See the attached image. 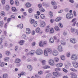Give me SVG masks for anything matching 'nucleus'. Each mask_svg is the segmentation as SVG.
<instances>
[{"instance_id":"58","label":"nucleus","mask_w":78,"mask_h":78,"mask_svg":"<svg viewBox=\"0 0 78 78\" xmlns=\"http://www.w3.org/2000/svg\"><path fill=\"white\" fill-rule=\"evenodd\" d=\"M15 3H16V5L17 6L19 5V2L17 1H15Z\"/></svg>"},{"instance_id":"15","label":"nucleus","mask_w":78,"mask_h":78,"mask_svg":"<svg viewBox=\"0 0 78 78\" xmlns=\"http://www.w3.org/2000/svg\"><path fill=\"white\" fill-rule=\"evenodd\" d=\"M45 22H42L41 24L40 25V27H45Z\"/></svg>"},{"instance_id":"42","label":"nucleus","mask_w":78,"mask_h":78,"mask_svg":"<svg viewBox=\"0 0 78 78\" xmlns=\"http://www.w3.org/2000/svg\"><path fill=\"white\" fill-rule=\"evenodd\" d=\"M30 22L31 23H33L34 22V20L31 19L30 20Z\"/></svg>"},{"instance_id":"37","label":"nucleus","mask_w":78,"mask_h":78,"mask_svg":"<svg viewBox=\"0 0 78 78\" xmlns=\"http://www.w3.org/2000/svg\"><path fill=\"white\" fill-rule=\"evenodd\" d=\"M45 16L44 14H42L41 15V17L42 19H45Z\"/></svg>"},{"instance_id":"8","label":"nucleus","mask_w":78,"mask_h":78,"mask_svg":"<svg viewBox=\"0 0 78 78\" xmlns=\"http://www.w3.org/2000/svg\"><path fill=\"white\" fill-rule=\"evenodd\" d=\"M72 64L75 68H77L78 66V63L76 62H72Z\"/></svg>"},{"instance_id":"24","label":"nucleus","mask_w":78,"mask_h":78,"mask_svg":"<svg viewBox=\"0 0 78 78\" xmlns=\"http://www.w3.org/2000/svg\"><path fill=\"white\" fill-rule=\"evenodd\" d=\"M39 10L41 12H43L45 11V9L42 7L39 9Z\"/></svg>"},{"instance_id":"10","label":"nucleus","mask_w":78,"mask_h":78,"mask_svg":"<svg viewBox=\"0 0 78 78\" xmlns=\"http://www.w3.org/2000/svg\"><path fill=\"white\" fill-rule=\"evenodd\" d=\"M49 63L50 65H51V66H54L55 65V63H54V61L51 59L49 61Z\"/></svg>"},{"instance_id":"20","label":"nucleus","mask_w":78,"mask_h":78,"mask_svg":"<svg viewBox=\"0 0 78 78\" xmlns=\"http://www.w3.org/2000/svg\"><path fill=\"white\" fill-rule=\"evenodd\" d=\"M49 42L50 43H53L54 42V40L52 37H51L49 39Z\"/></svg>"},{"instance_id":"12","label":"nucleus","mask_w":78,"mask_h":78,"mask_svg":"<svg viewBox=\"0 0 78 78\" xmlns=\"http://www.w3.org/2000/svg\"><path fill=\"white\" fill-rule=\"evenodd\" d=\"M53 74L55 76H60V73H59L53 72Z\"/></svg>"},{"instance_id":"22","label":"nucleus","mask_w":78,"mask_h":78,"mask_svg":"<svg viewBox=\"0 0 78 78\" xmlns=\"http://www.w3.org/2000/svg\"><path fill=\"white\" fill-rule=\"evenodd\" d=\"M17 27H19L20 28L22 29L23 27V25L22 24H20L17 26Z\"/></svg>"},{"instance_id":"7","label":"nucleus","mask_w":78,"mask_h":78,"mask_svg":"<svg viewBox=\"0 0 78 78\" xmlns=\"http://www.w3.org/2000/svg\"><path fill=\"white\" fill-rule=\"evenodd\" d=\"M70 42H71V43H73V44H75L76 42V39L73 38L70 39Z\"/></svg>"},{"instance_id":"30","label":"nucleus","mask_w":78,"mask_h":78,"mask_svg":"<svg viewBox=\"0 0 78 78\" xmlns=\"http://www.w3.org/2000/svg\"><path fill=\"white\" fill-rule=\"evenodd\" d=\"M51 74H48L46 75V78H50V77H51Z\"/></svg>"},{"instance_id":"41","label":"nucleus","mask_w":78,"mask_h":78,"mask_svg":"<svg viewBox=\"0 0 78 78\" xmlns=\"http://www.w3.org/2000/svg\"><path fill=\"white\" fill-rule=\"evenodd\" d=\"M0 26L1 27H3V22L2 21L0 22Z\"/></svg>"},{"instance_id":"9","label":"nucleus","mask_w":78,"mask_h":78,"mask_svg":"<svg viewBox=\"0 0 78 78\" xmlns=\"http://www.w3.org/2000/svg\"><path fill=\"white\" fill-rule=\"evenodd\" d=\"M26 33L27 34H30V33H31V30L29 28H27Z\"/></svg>"},{"instance_id":"54","label":"nucleus","mask_w":78,"mask_h":78,"mask_svg":"<svg viewBox=\"0 0 78 78\" xmlns=\"http://www.w3.org/2000/svg\"><path fill=\"white\" fill-rule=\"evenodd\" d=\"M4 66H5V63L4 62H2L0 64L1 67H4Z\"/></svg>"},{"instance_id":"48","label":"nucleus","mask_w":78,"mask_h":78,"mask_svg":"<svg viewBox=\"0 0 78 78\" xmlns=\"http://www.w3.org/2000/svg\"><path fill=\"white\" fill-rule=\"evenodd\" d=\"M63 71L64 72H65V73H67L68 72L67 70L64 68H63Z\"/></svg>"},{"instance_id":"38","label":"nucleus","mask_w":78,"mask_h":78,"mask_svg":"<svg viewBox=\"0 0 78 78\" xmlns=\"http://www.w3.org/2000/svg\"><path fill=\"white\" fill-rule=\"evenodd\" d=\"M5 53L7 56H9V55H11V53H10V52H9V51H6Z\"/></svg>"},{"instance_id":"51","label":"nucleus","mask_w":78,"mask_h":78,"mask_svg":"<svg viewBox=\"0 0 78 78\" xmlns=\"http://www.w3.org/2000/svg\"><path fill=\"white\" fill-rule=\"evenodd\" d=\"M67 34V32H64L63 33V35L64 36H66Z\"/></svg>"},{"instance_id":"18","label":"nucleus","mask_w":78,"mask_h":78,"mask_svg":"<svg viewBox=\"0 0 78 78\" xmlns=\"http://www.w3.org/2000/svg\"><path fill=\"white\" fill-rule=\"evenodd\" d=\"M58 50L59 51H62V47H61V46H59L58 47Z\"/></svg>"},{"instance_id":"35","label":"nucleus","mask_w":78,"mask_h":78,"mask_svg":"<svg viewBox=\"0 0 78 78\" xmlns=\"http://www.w3.org/2000/svg\"><path fill=\"white\" fill-rule=\"evenodd\" d=\"M55 29L56 31H58V30H59V28L58 26H55Z\"/></svg>"},{"instance_id":"52","label":"nucleus","mask_w":78,"mask_h":78,"mask_svg":"<svg viewBox=\"0 0 78 78\" xmlns=\"http://www.w3.org/2000/svg\"><path fill=\"white\" fill-rule=\"evenodd\" d=\"M42 63L43 65H45V60H43L42 61Z\"/></svg>"},{"instance_id":"11","label":"nucleus","mask_w":78,"mask_h":78,"mask_svg":"<svg viewBox=\"0 0 78 78\" xmlns=\"http://www.w3.org/2000/svg\"><path fill=\"white\" fill-rule=\"evenodd\" d=\"M72 33H75L77 32V31H77V30L75 29L74 28H71L70 29Z\"/></svg>"},{"instance_id":"16","label":"nucleus","mask_w":78,"mask_h":78,"mask_svg":"<svg viewBox=\"0 0 78 78\" xmlns=\"http://www.w3.org/2000/svg\"><path fill=\"white\" fill-rule=\"evenodd\" d=\"M56 66L57 67H62L63 66V64L61 63H59L56 64Z\"/></svg>"},{"instance_id":"57","label":"nucleus","mask_w":78,"mask_h":78,"mask_svg":"<svg viewBox=\"0 0 78 78\" xmlns=\"http://www.w3.org/2000/svg\"><path fill=\"white\" fill-rule=\"evenodd\" d=\"M10 3L11 5H12L14 3V1L12 0H10Z\"/></svg>"},{"instance_id":"40","label":"nucleus","mask_w":78,"mask_h":78,"mask_svg":"<svg viewBox=\"0 0 78 78\" xmlns=\"http://www.w3.org/2000/svg\"><path fill=\"white\" fill-rule=\"evenodd\" d=\"M51 4L52 5H56V3L54 1H53L51 2Z\"/></svg>"},{"instance_id":"26","label":"nucleus","mask_w":78,"mask_h":78,"mask_svg":"<svg viewBox=\"0 0 78 78\" xmlns=\"http://www.w3.org/2000/svg\"><path fill=\"white\" fill-rule=\"evenodd\" d=\"M27 68L30 71L32 70V69H33V68H32V66L30 65H28L27 66Z\"/></svg>"},{"instance_id":"47","label":"nucleus","mask_w":78,"mask_h":78,"mask_svg":"<svg viewBox=\"0 0 78 78\" xmlns=\"http://www.w3.org/2000/svg\"><path fill=\"white\" fill-rule=\"evenodd\" d=\"M1 15L2 16H3V17H4V16L5 15V12L3 11H2L1 12Z\"/></svg>"},{"instance_id":"34","label":"nucleus","mask_w":78,"mask_h":78,"mask_svg":"<svg viewBox=\"0 0 78 78\" xmlns=\"http://www.w3.org/2000/svg\"><path fill=\"white\" fill-rule=\"evenodd\" d=\"M33 26L34 27H37V22L36 21L35 22H34L33 24Z\"/></svg>"},{"instance_id":"32","label":"nucleus","mask_w":78,"mask_h":78,"mask_svg":"<svg viewBox=\"0 0 78 78\" xmlns=\"http://www.w3.org/2000/svg\"><path fill=\"white\" fill-rule=\"evenodd\" d=\"M65 56L64 55H62L61 56V58L63 61H64L65 60Z\"/></svg>"},{"instance_id":"50","label":"nucleus","mask_w":78,"mask_h":78,"mask_svg":"<svg viewBox=\"0 0 78 78\" xmlns=\"http://www.w3.org/2000/svg\"><path fill=\"white\" fill-rule=\"evenodd\" d=\"M30 53L31 55H33L34 54V51H31L30 52Z\"/></svg>"},{"instance_id":"61","label":"nucleus","mask_w":78,"mask_h":78,"mask_svg":"<svg viewBox=\"0 0 78 78\" xmlns=\"http://www.w3.org/2000/svg\"><path fill=\"white\" fill-rule=\"evenodd\" d=\"M35 77L36 78H40V76H39L38 74H36L35 75Z\"/></svg>"},{"instance_id":"44","label":"nucleus","mask_w":78,"mask_h":78,"mask_svg":"<svg viewBox=\"0 0 78 78\" xmlns=\"http://www.w3.org/2000/svg\"><path fill=\"white\" fill-rule=\"evenodd\" d=\"M43 71H38V74L39 75H42L43 74Z\"/></svg>"},{"instance_id":"13","label":"nucleus","mask_w":78,"mask_h":78,"mask_svg":"<svg viewBox=\"0 0 78 78\" xmlns=\"http://www.w3.org/2000/svg\"><path fill=\"white\" fill-rule=\"evenodd\" d=\"M15 62L16 64L20 63V62H21V60L19 58H16L15 60Z\"/></svg>"},{"instance_id":"17","label":"nucleus","mask_w":78,"mask_h":78,"mask_svg":"<svg viewBox=\"0 0 78 78\" xmlns=\"http://www.w3.org/2000/svg\"><path fill=\"white\" fill-rule=\"evenodd\" d=\"M50 29V27L49 26H47V28L45 30L46 32H48L49 31Z\"/></svg>"},{"instance_id":"14","label":"nucleus","mask_w":78,"mask_h":78,"mask_svg":"<svg viewBox=\"0 0 78 78\" xmlns=\"http://www.w3.org/2000/svg\"><path fill=\"white\" fill-rule=\"evenodd\" d=\"M71 78H76V74L73 73H72L71 74Z\"/></svg>"},{"instance_id":"45","label":"nucleus","mask_w":78,"mask_h":78,"mask_svg":"<svg viewBox=\"0 0 78 78\" xmlns=\"http://www.w3.org/2000/svg\"><path fill=\"white\" fill-rule=\"evenodd\" d=\"M58 26H59V27L60 28H62V27H63V26H62V24L61 23H60L58 24Z\"/></svg>"},{"instance_id":"29","label":"nucleus","mask_w":78,"mask_h":78,"mask_svg":"<svg viewBox=\"0 0 78 78\" xmlns=\"http://www.w3.org/2000/svg\"><path fill=\"white\" fill-rule=\"evenodd\" d=\"M50 68V67L48 66H44L43 69H49Z\"/></svg>"},{"instance_id":"23","label":"nucleus","mask_w":78,"mask_h":78,"mask_svg":"<svg viewBox=\"0 0 78 78\" xmlns=\"http://www.w3.org/2000/svg\"><path fill=\"white\" fill-rule=\"evenodd\" d=\"M3 78H8V74L5 73L3 75Z\"/></svg>"},{"instance_id":"6","label":"nucleus","mask_w":78,"mask_h":78,"mask_svg":"<svg viewBox=\"0 0 78 78\" xmlns=\"http://www.w3.org/2000/svg\"><path fill=\"white\" fill-rule=\"evenodd\" d=\"M36 33H38L39 34H42V31L40 30V28L39 27L37 28L35 30Z\"/></svg>"},{"instance_id":"46","label":"nucleus","mask_w":78,"mask_h":78,"mask_svg":"<svg viewBox=\"0 0 78 78\" xmlns=\"http://www.w3.org/2000/svg\"><path fill=\"white\" fill-rule=\"evenodd\" d=\"M21 63H17V64H16V66L17 67H19L21 66Z\"/></svg>"},{"instance_id":"39","label":"nucleus","mask_w":78,"mask_h":78,"mask_svg":"<svg viewBox=\"0 0 78 78\" xmlns=\"http://www.w3.org/2000/svg\"><path fill=\"white\" fill-rule=\"evenodd\" d=\"M35 19H38L39 18V16L37 14H36L35 15Z\"/></svg>"},{"instance_id":"1","label":"nucleus","mask_w":78,"mask_h":78,"mask_svg":"<svg viewBox=\"0 0 78 78\" xmlns=\"http://www.w3.org/2000/svg\"><path fill=\"white\" fill-rule=\"evenodd\" d=\"M50 53V54H51V53H52V50L51 49H48L47 51L46 50H44V54L45 56H48V53Z\"/></svg>"},{"instance_id":"55","label":"nucleus","mask_w":78,"mask_h":78,"mask_svg":"<svg viewBox=\"0 0 78 78\" xmlns=\"http://www.w3.org/2000/svg\"><path fill=\"white\" fill-rule=\"evenodd\" d=\"M33 12V9L31 8L29 9V13H31Z\"/></svg>"},{"instance_id":"27","label":"nucleus","mask_w":78,"mask_h":78,"mask_svg":"<svg viewBox=\"0 0 78 78\" xmlns=\"http://www.w3.org/2000/svg\"><path fill=\"white\" fill-rule=\"evenodd\" d=\"M61 43L62 45H66V42L63 40H62L61 41Z\"/></svg>"},{"instance_id":"43","label":"nucleus","mask_w":78,"mask_h":78,"mask_svg":"<svg viewBox=\"0 0 78 78\" xmlns=\"http://www.w3.org/2000/svg\"><path fill=\"white\" fill-rule=\"evenodd\" d=\"M43 5L44 6H47L48 7L49 5H47V4L46 3H45V2H44L43 3Z\"/></svg>"},{"instance_id":"60","label":"nucleus","mask_w":78,"mask_h":78,"mask_svg":"<svg viewBox=\"0 0 78 78\" xmlns=\"http://www.w3.org/2000/svg\"><path fill=\"white\" fill-rule=\"evenodd\" d=\"M49 15L51 16H53V13L52 12H50L49 13Z\"/></svg>"},{"instance_id":"59","label":"nucleus","mask_w":78,"mask_h":78,"mask_svg":"<svg viewBox=\"0 0 78 78\" xmlns=\"http://www.w3.org/2000/svg\"><path fill=\"white\" fill-rule=\"evenodd\" d=\"M38 6L40 9L42 8V4H38Z\"/></svg>"},{"instance_id":"31","label":"nucleus","mask_w":78,"mask_h":78,"mask_svg":"<svg viewBox=\"0 0 78 78\" xmlns=\"http://www.w3.org/2000/svg\"><path fill=\"white\" fill-rule=\"evenodd\" d=\"M54 59H55V62H58V61H59V58H58L57 57H55L54 58Z\"/></svg>"},{"instance_id":"28","label":"nucleus","mask_w":78,"mask_h":78,"mask_svg":"<svg viewBox=\"0 0 78 78\" xmlns=\"http://www.w3.org/2000/svg\"><path fill=\"white\" fill-rule=\"evenodd\" d=\"M9 57H6L5 58H4V61H5V62L9 61Z\"/></svg>"},{"instance_id":"49","label":"nucleus","mask_w":78,"mask_h":78,"mask_svg":"<svg viewBox=\"0 0 78 78\" xmlns=\"http://www.w3.org/2000/svg\"><path fill=\"white\" fill-rule=\"evenodd\" d=\"M12 11L13 12H16V8L15 7H12Z\"/></svg>"},{"instance_id":"3","label":"nucleus","mask_w":78,"mask_h":78,"mask_svg":"<svg viewBox=\"0 0 78 78\" xmlns=\"http://www.w3.org/2000/svg\"><path fill=\"white\" fill-rule=\"evenodd\" d=\"M66 16L68 19H72L73 17V15L72 13H68L66 14Z\"/></svg>"},{"instance_id":"25","label":"nucleus","mask_w":78,"mask_h":78,"mask_svg":"<svg viewBox=\"0 0 78 78\" xmlns=\"http://www.w3.org/2000/svg\"><path fill=\"white\" fill-rule=\"evenodd\" d=\"M61 20V17H59L55 19V21L56 22H59V20Z\"/></svg>"},{"instance_id":"56","label":"nucleus","mask_w":78,"mask_h":78,"mask_svg":"<svg viewBox=\"0 0 78 78\" xmlns=\"http://www.w3.org/2000/svg\"><path fill=\"white\" fill-rule=\"evenodd\" d=\"M26 35H22L21 37V38H23L24 39H25V38L26 37Z\"/></svg>"},{"instance_id":"53","label":"nucleus","mask_w":78,"mask_h":78,"mask_svg":"<svg viewBox=\"0 0 78 78\" xmlns=\"http://www.w3.org/2000/svg\"><path fill=\"white\" fill-rule=\"evenodd\" d=\"M67 57H68V58H69V57L70 56V52L67 53Z\"/></svg>"},{"instance_id":"63","label":"nucleus","mask_w":78,"mask_h":78,"mask_svg":"<svg viewBox=\"0 0 78 78\" xmlns=\"http://www.w3.org/2000/svg\"><path fill=\"white\" fill-rule=\"evenodd\" d=\"M35 45H36V43L35 42H34L32 44V46H34Z\"/></svg>"},{"instance_id":"2","label":"nucleus","mask_w":78,"mask_h":78,"mask_svg":"<svg viewBox=\"0 0 78 78\" xmlns=\"http://www.w3.org/2000/svg\"><path fill=\"white\" fill-rule=\"evenodd\" d=\"M35 53L37 55H41L43 53V51L41 49L39 48L36 50Z\"/></svg>"},{"instance_id":"19","label":"nucleus","mask_w":78,"mask_h":78,"mask_svg":"<svg viewBox=\"0 0 78 78\" xmlns=\"http://www.w3.org/2000/svg\"><path fill=\"white\" fill-rule=\"evenodd\" d=\"M25 42V41L23 40H21L20 41H19V44H20V45H23V44H24V43Z\"/></svg>"},{"instance_id":"21","label":"nucleus","mask_w":78,"mask_h":78,"mask_svg":"<svg viewBox=\"0 0 78 78\" xmlns=\"http://www.w3.org/2000/svg\"><path fill=\"white\" fill-rule=\"evenodd\" d=\"M26 6L27 8H30V7H31V4L29 2H27L26 4Z\"/></svg>"},{"instance_id":"64","label":"nucleus","mask_w":78,"mask_h":78,"mask_svg":"<svg viewBox=\"0 0 78 78\" xmlns=\"http://www.w3.org/2000/svg\"><path fill=\"white\" fill-rule=\"evenodd\" d=\"M69 11V9L68 8H67L65 9V11L66 12H68Z\"/></svg>"},{"instance_id":"36","label":"nucleus","mask_w":78,"mask_h":78,"mask_svg":"<svg viewBox=\"0 0 78 78\" xmlns=\"http://www.w3.org/2000/svg\"><path fill=\"white\" fill-rule=\"evenodd\" d=\"M61 70V69L59 68H57L55 69V71L56 72H59Z\"/></svg>"},{"instance_id":"5","label":"nucleus","mask_w":78,"mask_h":78,"mask_svg":"<svg viewBox=\"0 0 78 78\" xmlns=\"http://www.w3.org/2000/svg\"><path fill=\"white\" fill-rule=\"evenodd\" d=\"M71 59H72V60L76 61L77 59V56H76V55H73L71 56Z\"/></svg>"},{"instance_id":"4","label":"nucleus","mask_w":78,"mask_h":78,"mask_svg":"<svg viewBox=\"0 0 78 78\" xmlns=\"http://www.w3.org/2000/svg\"><path fill=\"white\" fill-rule=\"evenodd\" d=\"M52 54L54 56H58V51L56 50H54L52 52Z\"/></svg>"},{"instance_id":"62","label":"nucleus","mask_w":78,"mask_h":78,"mask_svg":"<svg viewBox=\"0 0 78 78\" xmlns=\"http://www.w3.org/2000/svg\"><path fill=\"white\" fill-rule=\"evenodd\" d=\"M2 2L3 5H4L5 3V0H2Z\"/></svg>"},{"instance_id":"33","label":"nucleus","mask_w":78,"mask_h":78,"mask_svg":"<svg viewBox=\"0 0 78 78\" xmlns=\"http://www.w3.org/2000/svg\"><path fill=\"white\" fill-rule=\"evenodd\" d=\"M54 29L53 28H51L50 29V33L53 34L54 33Z\"/></svg>"}]
</instances>
